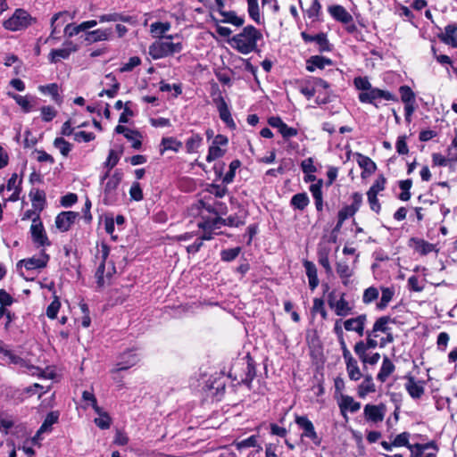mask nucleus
Segmentation results:
<instances>
[{
	"label": "nucleus",
	"mask_w": 457,
	"mask_h": 457,
	"mask_svg": "<svg viewBox=\"0 0 457 457\" xmlns=\"http://www.w3.org/2000/svg\"><path fill=\"white\" fill-rule=\"evenodd\" d=\"M262 35L256 28L248 25L243 30L233 36L228 43L230 46L242 54H248L257 48V42L262 39Z\"/></svg>",
	"instance_id": "f257e3e1"
},
{
	"label": "nucleus",
	"mask_w": 457,
	"mask_h": 457,
	"mask_svg": "<svg viewBox=\"0 0 457 457\" xmlns=\"http://www.w3.org/2000/svg\"><path fill=\"white\" fill-rule=\"evenodd\" d=\"M172 39L173 36H166L152 43L149 46V55L154 60H159L179 53L182 50L181 42H173Z\"/></svg>",
	"instance_id": "f03ea898"
},
{
	"label": "nucleus",
	"mask_w": 457,
	"mask_h": 457,
	"mask_svg": "<svg viewBox=\"0 0 457 457\" xmlns=\"http://www.w3.org/2000/svg\"><path fill=\"white\" fill-rule=\"evenodd\" d=\"M122 173L115 170L112 175L108 172L101 178V184L104 192V203L112 204L117 200V189L121 182Z\"/></svg>",
	"instance_id": "7ed1b4c3"
},
{
	"label": "nucleus",
	"mask_w": 457,
	"mask_h": 457,
	"mask_svg": "<svg viewBox=\"0 0 457 457\" xmlns=\"http://www.w3.org/2000/svg\"><path fill=\"white\" fill-rule=\"evenodd\" d=\"M33 21L31 15L23 9H17L13 14L3 22L5 29L18 31L27 29Z\"/></svg>",
	"instance_id": "20e7f679"
},
{
	"label": "nucleus",
	"mask_w": 457,
	"mask_h": 457,
	"mask_svg": "<svg viewBox=\"0 0 457 457\" xmlns=\"http://www.w3.org/2000/svg\"><path fill=\"white\" fill-rule=\"evenodd\" d=\"M295 422L298 426L299 429L302 430L300 435L302 440L309 439L316 446H319L321 444V437L318 435L313 423L307 416L295 415Z\"/></svg>",
	"instance_id": "39448f33"
},
{
	"label": "nucleus",
	"mask_w": 457,
	"mask_h": 457,
	"mask_svg": "<svg viewBox=\"0 0 457 457\" xmlns=\"http://www.w3.org/2000/svg\"><path fill=\"white\" fill-rule=\"evenodd\" d=\"M328 304L335 314L340 317H346L352 313L353 307L345 299V294L341 293L337 297L336 291H331L328 295Z\"/></svg>",
	"instance_id": "423d86ee"
},
{
	"label": "nucleus",
	"mask_w": 457,
	"mask_h": 457,
	"mask_svg": "<svg viewBox=\"0 0 457 457\" xmlns=\"http://www.w3.org/2000/svg\"><path fill=\"white\" fill-rule=\"evenodd\" d=\"M228 139L226 136L219 134L214 137L212 145L209 146L206 161L212 162L225 155Z\"/></svg>",
	"instance_id": "0eeeda50"
},
{
	"label": "nucleus",
	"mask_w": 457,
	"mask_h": 457,
	"mask_svg": "<svg viewBox=\"0 0 457 457\" xmlns=\"http://www.w3.org/2000/svg\"><path fill=\"white\" fill-rule=\"evenodd\" d=\"M30 233L34 244L38 247L49 246L51 245L39 216L33 218V222L30 226Z\"/></svg>",
	"instance_id": "6e6552de"
},
{
	"label": "nucleus",
	"mask_w": 457,
	"mask_h": 457,
	"mask_svg": "<svg viewBox=\"0 0 457 457\" xmlns=\"http://www.w3.org/2000/svg\"><path fill=\"white\" fill-rule=\"evenodd\" d=\"M378 99H385L387 101H395V96L389 91L382 90L379 88L370 87L366 92H361L359 95V100L361 103L374 104Z\"/></svg>",
	"instance_id": "1a4fd4ad"
},
{
	"label": "nucleus",
	"mask_w": 457,
	"mask_h": 457,
	"mask_svg": "<svg viewBox=\"0 0 457 457\" xmlns=\"http://www.w3.org/2000/svg\"><path fill=\"white\" fill-rule=\"evenodd\" d=\"M139 361L138 355L134 350H128L120 353L116 361V367L112 372L126 370L135 366Z\"/></svg>",
	"instance_id": "9d476101"
},
{
	"label": "nucleus",
	"mask_w": 457,
	"mask_h": 457,
	"mask_svg": "<svg viewBox=\"0 0 457 457\" xmlns=\"http://www.w3.org/2000/svg\"><path fill=\"white\" fill-rule=\"evenodd\" d=\"M78 50L77 45L72 41L67 40L63 43L62 48L53 49L49 54V61L52 63H56L62 59H68L71 53Z\"/></svg>",
	"instance_id": "9b49d317"
},
{
	"label": "nucleus",
	"mask_w": 457,
	"mask_h": 457,
	"mask_svg": "<svg viewBox=\"0 0 457 457\" xmlns=\"http://www.w3.org/2000/svg\"><path fill=\"white\" fill-rule=\"evenodd\" d=\"M386 411V409L384 404H366L364 406L363 414L368 421L378 423L384 420Z\"/></svg>",
	"instance_id": "f8f14e48"
},
{
	"label": "nucleus",
	"mask_w": 457,
	"mask_h": 457,
	"mask_svg": "<svg viewBox=\"0 0 457 457\" xmlns=\"http://www.w3.org/2000/svg\"><path fill=\"white\" fill-rule=\"evenodd\" d=\"M367 322V315L361 314L357 317L344 320L343 326L346 331L357 333L360 337L364 335V328Z\"/></svg>",
	"instance_id": "ddd939ff"
},
{
	"label": "nucleus",
	"mask_w": 457,
	"mask_h": 457,
	"mask_svg": "<svg viewBox=\"0 0 457 457\" xmlns=\"http://www.w3.org/2000/svg\"><path fill=\"white\" fill-rule=\"evenodd\" d=\"M79 213L71 211L62 212L55 218V226L62 231L66 232L79 217Z\"/></svg>",
	"instance_id": "4468645a"
},
{
	"label": "nucleus",
	"mask_w": 457,
	"mask_h": 457,
	"mask_svg": "<svg viewBox=\"0 0 457 457\" xmlns=\"http://www.w3.org/2000/svg\"><path fill=\"white\" fill-rule=\"evenodd\" d=\"M338 406L341 411V414L345 419V420H348V417L346 415V411L351 412H356L361 408V403L356 402L353 397L346 395H340V397L338 399Z\"/></svg>",
	"instance_id": "2eb2a0df"
},
{
	"label": "nucleus",
	"mask_w": 457,
	"mask_h": 457,
	"mask_svg": "<svg viewBox=\"0 0 457 457\" xmlns=\"http://www.w3.org/2000/svg\"><path fill=\"white\" fill-rule=\"evenodd\" d=\"M301 36L306 43L314 42L318 46L320 52H329L331 50V46L325 33H319L312 36L306 32H302Z\"/></svg>",
	"instance_id": "dca6fc26"
},
{
	"label": "nucleus",
	"mask_w": 457,
	"mask_h": 457,
	"mask_svg": "<svg viewBox=\"0 0 457 457\" xmlns=\"http://www.w3.org/2000/svg\"><path fill=\"white\" fill-rule=\"evenodd\" d=\"M378 335H375L370 330L366 332V341H359L354 345V353L356 354H362L367 353L370 349L376 348L379 344L377 341Z\"/></svg>",
	"instance_id": "f3484780"
},
{
	"label": "nucleus",
	"mask_w": 457,
	"mask_h": 457,
	"mask_svg": "<svg viewBox=\"0 0 457 457\" xmlns=\"http://www.w3.org/2000/svg\"><path fill=\"white\" fill-rule=\"evenodd\" d=\"M49 261V256L42 251L38 256H33L21 261V264L27 270H36L45 268Z\"/></svg>",
	"instance_id": "a211bd4d"
},
{
	"label": "nucleus",
	"mask_w": 457,
	"mask_h": 457,
	"mask_svg": "<svg viewBox=\"0 0 457 457\" xmlns=\"http://www.w3.org/2000/svg\"><path fill=\"white\" fill-rule=\"evenodd\" d=\"M328 11L336 21L341 23L349 24L350 22L353 21L351 13L342 5H331L328 7Z\"/></svg>",
	"instance_id": "6ab92c4d"
},
{
	"label": "nucleus",
	"mask_w": 457,
	"mask_h": 457,
	"mask_svg": "<svg viewBox=\"0 0 457 457\" xmlns=\"http://www.w3.org/2000/svg\"><path fill=\"white\" fill-rule=\"evenodd\" d=\"M214 103L217 106L220 118L228 125V126H235L234 120L231 117L228 106L221 96H219L217 98H214Z\"/></svg>",
	"instance_id": "aec40b11"
},
{
	"label": "nucleus",
	"mask_w": 457,
	"mask_h": 457,
	"mask_svg": "<svg viewBox=\"0 0 457 457\" xmlns=\"http://www.w3.org/2000/svg\"><path fill=\"white\" fill-rule=\"evenodd\" d=\"M438 37L445 44L457 48V23L447 25Z\"/></svg>",
	"instance_id": "412c9836"
},
{
	"label": "nucleus",
	"mask_w": 457,
	"mask_h": 457,
	"mask_svg": "<svg viewBox=\"0 0 457 457\" xmlns=\"http://www.w3.org/2000/svg\"><path fill=\"white\" fill-rule=\"evenodd\" d=\"M112 29H97L88 31L86 34L85 41L88 43H96L100 41H107L112 37Z\"/></svg>",
	"instance_id": "4be33fe9"
},
{
	"label": "nucleus",
	"mask_w": 457,
	"mask_h": 457,
	"mask_svg": "<svg viewBox=\"0 0 457 457\" xmlns=\"http://www.w3.org/2000/svg\"><path fill=\"white\" fill-rule=\"evenodd\" d=\"M21 180L16 173L12 174L5 186L8 191H12V195L7 198L9 202H16L20 198Z\"/></svg>",
	"instance_id": "5701e85b"
},
{
	"label": "nucleus",
	"mask_w": 457,
	"mask_h": 457,
	"mask_svg": "<svg viewBox=\"0 0 457 457\" xmlns=\"http://www.w3.org/2000/svg\"><path fill=\"white\" fill-rule=\"evenodd\" d=\"M0 353H3L4 357L7 358V361L9 363H12L15 365H19L21 367H28L29 370L32 375L36 374V371H38V369L34 366H28L26 361H24L20 356L14 354L12 351L3 348H0Z\"/></svg>",
	"instance_id": "b1692460"
},
{
	"label": "nucleus",
	"mask_w": 457,
	"mask_h": 457,
	"mask_svg": "<svg viewBox=\"0 0 457 457\" xmlns=\"http://www.w3.org/2000/svg\"><path fill=\"white\" fill-rule=\"evenodd\" d=\"M7 96L16 102L23 112L28 113L32 111L34 99L32 96H21L12 92H7Z\"/></svg>",
	"instance_id": "393cba45"
},
{
	"label": "nucleus",
	"mask_w": 457,
	"mask_h": 457,
	"mask_svg": "<svg viewBox=\"0 0 457 457\" xmlns=\"http://www.w3.org/2000/svg\"><path fill=\"white\" fill-rule=\"evenodd\" d=\"M332 61L329 58L314 55L311 56L306 62V70L308 71H314L316 69H324L328 65H331Z\"/></svg>",
	"instance_id": "a878e982"
},
{
	"label": "nucleus",
	"mask_w": 457,
	"mask_h": 457,
	"mask_svg": "<svg viewBox=\"0 0 457 457\" xmlns=\"http://www.w3.org/2000/svg\"><path fill=\"white\" fill-rule=\"evenodd\" d=\"M303 267L305 269L308 283L311 290H314L319 286V278L317 274V268L312 262L303 261Z\"/></svg>",
	"instance_id": "bb28decb"
},
{
	"label": "nucleus",
	"mask_w": 457,
	"mask_h": 457,
	"mask_svg": "<svg viewBox=\"0 0 457 457\" xmlns=\"http://www.w3.org/2000/svg\"><path fill=\"white\" fill-rule=\"evenodd\" d=\"M405 388L409 395L415 399H419L424 394V386L421 382L416 381L413 377H408Z\"/></svg>",
	"instance_id": "cd10ccee"
},
{
	"label": "nucleus",
	"mask_w": 457,
	"mask_h": 457,
	"mask_svg": "<svg viewBox=\"0 0 457 457\" xmlns=\"http://www.w3.org/2000/svg\"><path fill=\"white\" fill-rule=\"evenodd\" d=\"M220 223V218H214L212 220H205L204 222L199 223V228H203L204 233L201 238H198L199 240H210L212 238V231L219 228Z\"/></svg>",
	"instance_id": "c85d7f7f"
},
{
	"label": "nucleus",
	"mask_w": 457,
	"mask_h": 457,
	"mask_svg": "<svg viewBox=\"0 0 457 457\" xmlns=\"http://www.w3.org/2000/svg\"><path fill=\"white\" fill-rule=\"evenodd\" d=\"M395 370V366L393 361L387 356H385L380 370L377 375V379L382 383L385 382Z\"/></svg>",
	"instance_id": "c756f323"
},
{
	"label": "nucleus",
	"mask_w": 457,
	"mask_h": 457,
	"mask_svg": "<svg viewBox=\"0 0 457 457\" xmlns=\"http://www.w3.org/2000/svg\"><path fill=\"white\" fill-rule=\"evenodd\" d=\"M38 91L44 95H49L52 99L57 104H61L62 98L61 97L59 91L60 87L56 83H51L48 85H41L38 87Z\"/></svg>",
	"instance_id": "7c9ffc66"
},
{
	"label": "nucleus",
	"mask_w": 457,
	"mask_h": 457,
	"mask_svg": "<svg viewBox=\"0 0 457 457\" xmlns=\"http://www.w3.org/2000/svg\"><path fill=\"white\" fill-rule=\"evenodd\" d=\"M58 419H59L58 412L52 411V412L48 413L46 415L43 424L37 430V432L34 437V440L37 438H39V436L42 434L50 432L52 430V426L58 421Z\"/></svg>",
	"instance_id": "2f4dec72"
},
{
	"label": "nucleus",
	"mask_w": 457,
	"mask_h": 457,
	"mask_svg": "<svg viewBox=\"0 0 457 457\" xmlns=\"http://www.w3.org/2000/svg\"><path fill=\"white\" fill-rule=\"evenodd\" d=\"M357 162L359 166L363 170L361 176L365 177V173L372 174L375 172L377 166L376 163L368 156L357 153Z\"/></svg>",
	"instance_id": "473e14b6"
},
{
	"label": "nucleus",
	"mask_w": 457,
	"mask_h": 457,
	"mask_svg": "<svg viewBox=\"0 0 457 457\" xmlns=\"http://www.w3.org/2000/svg\"><path fill=\"white\" fill-rule=\"evenodd\" d=\"M374 392H376V386L373 382L372 377L370 375H367L364 377L362 382L358 386V395L361 398H364L367 395Z\"/></svg>",
	"instance_id": "72a5a7b5"
},
{
	"label": "nucleus",
	"mask_w": 457,
	"mask_h": 457,
	"mask_svg": "<svg viewBox=\"0 0 457 457\" xmlns=\"http://www.w3.org/2000/svg\"><path fill=\"white\" fill-rule=\"evenodd\" d=\"M218 12L223 17L220 22L229 23L237 27L242 26L245 22L244 17L238 16L234 11H225L221 9V11Z\"/></svg>",
	"instance_id": "f704fd0d"
},
{
	"label": "nucleus",
	"mask_w": 457,
	"mask_h": 457,
	"mask_svg": "<svg viewBox=\"0 0 457 457\" xmlns=\"http://www.w3.org/2000/svg\"><path fill=\"white\" fill-rule=\"evenodd\" d=\"M182 147V142L175 137H163L161 142L160 153L162 154L166 151L179 152Z\"/></svg>",
	"instance_id": "c9c22d12"
},
{
	"label": "nucleus",
	"mask_w": 457,
	"mask_h": 457,
	"mask_svg": "<svg viewBox=\"0 0 457 457\" xmlns=\"http://www.w3.org/2000/svg\"><path fill=\"white\" fill-rule=\"evenodd\" d=\"M337 273L342 279V283L346 286L349 278L353 276V270L346 261L338 262L336 265Z\"/></svg>",
	"instance_id": "e433bc0d"
},
{
	"label": "nucleus",
	"mask_w": 457,
	"mask_h": 457,
	"mask_svg": "<svg viewBox=\"0 0 457 457\" xmlns=\"http://www.w3.org/2000/svg\"><path fill=\"white\" fill-rule=\"evenodd\" d=\"M95 411L98 415V417L94 420L95 424L101 429H108L112 424L110 415L101 407L96 409Z\"/></svg>",
	"instance_id": "4c0bfd02"
},
{
	"label": "nucleus",
	"mask_w": 457,
	"mask_h": 457,
	"mask_svg": "<svg viewBox=\"0 0 457 457\" xmlns=\"http://www.w3.org/2000/svg\"><path fill=\"white\" fill-rule=\"evenodd\" d=\"M68 16L67 12H60L55 13L52 19H51V35L49 37V39L54 38V35L58 32V29L62 26L66 22V18Z\"/></svg>",
	"instance_id": "58836bf2"
},
{
	"label": "nucleus",
	"mask_w": 457,
	"mask_h": 457,
	"mask_svg": "<svg viewBox=\"0 0 457 457\" xmlns=\"http://www.w3.org/2000/svg\"><path fill=\"white\" fill-rule=\"evenodd\" d=\"M345 362L346 365V371L349 378L353 381L359 380L362 377V374L359 368L357 361L354 358H353L348 361H345Z\"/></svg>",
	"instance_id": "ea45409f"
},
{
	"label": "nucleus",
	"mask_w": 457,
	"mask_h": 457,
	"mask_svg": "<svg viewBox=\"0 0 457 457\" xmlns=\"http://www.w3.org/2000/svg\"><path fill=\"white\" fill-rule=\"evenodd\" d=\"M203 140V137L200 134L193 133L192 136L188 137L186 141L187 153H196L198 149L202 146Z\"/></svg>",
	"instance_id": "a19ab883"
},
{
	"label": "nucleus",
	"mask_w": 457,
	"mask_h": 457,
	"mask_svg": "<svg viewBox=\"0 0 457 457\" xmlns=\"http://www.w3.org/2000/svg\"><path fill=\"white\" fill-rule=\"evenodd\" d=\"M412 241L414 243V250L422 255L428 254L432 252H437L436 245L422 239H412Z\"/></svg>",
	"instance_id": "79ce46f5"
},
{
	"label": "nucleus",
	"mask_w": 457,
	"mask_h": 457,
	"mask_svg": "<svg viewBox=\"0 0 457 457\" xmlns=\"http://www.w3.org/2000/svg\"><path fill=\"white\" fill-rule=\"evenodd\" d=\"M258 437L259 436L257 435H253L246 439H244L241 441H235L233 443V445L238 451H241L245 448H250V447H258L259 448L258 451H260V450H262V447L258 444Z\"/></svg>",
	"instance_id": "37998d69"
},
{
	"label": "nucleus",
	"mask_w": 457,
	"mask_h": 457,
	"mask_svg": "<svg viewBox=\"0 0 457 457\" xmlns=\"http://www.w3.org/2000/svg\"><path fill=\"white\" fill-rule=\"evenodd\" d=\"M29 197L32 202V206L35 210L42 211L45 204V193L39 189L31 190Z\"/></svg>",
	"instance_id": "c03bdc74"
},
{
	"label": "nucleus",
	"mask_w": 457,
	"mask_h": 457,
	"mask_svg": "<svg viewBox=\"0 0 457 457\" xmlns=\"http://www.w3.org/2000/svg\"><path fill=\"white\" fill-rule=\"evenodd\" d=\"M395 294V288L391 287H381V298L378 303L377 307L379 310L385 309L388 303L392 301L394 295Z\"/></svg>",
	"instance_id": "a18cd8bd"
},
{
	"label": "nucleus",
	"mask_w": 457,
	"mask_h": 457,
	"mask_svg": "<svg viewBox=\"0 0 457 457\" xmlns=\"http://www.w3.org/2000/svg\"><path fill=\"white\" fill-rule=\"evenodd\" d=\"M105 79L110 81L112 84V87L108 89H104L99 93V96L103 97L104 96H107L110 98L114 97L117 95V92L120 87V83L117 81L115 76L112 73H109L105 76Z\"/></svg>",
	"instance_id": "49530a36"
},
{
	"label": "nucleus",
	"mask_w": 457,
	"mask_h": 457,
	"mask_svg": "<svg viewBox=\"0 0 457 457\" xmlns=\"http://www.w3.org/2000/svg\"><path fill=\"white\" fill-rule=\"evenodd\" d=\"M310 200L306 193H298L291 198V205L297 210L303 211L309 204Z\"/></svg>",
	"instance_id": "de8ad7c7"
},
{
	"label": "nucleus",
	"mask_w": 457,
	"mask_h": 457,
	"mask_svg": "<svg viewBox=\"0 0 457 457\" xmlns=\"http://www.w3.org/2000/svg\"><path fill=\"white\" fill-rule=\"evenodd\" d=\"M170 24L169 22H154L151 24L150 31L154 37H164L163 34L169 31Z\"/></svg>",
	"instance_id": "09e8293b"
},
{
	"label": "nucleus",
	"mask_w": 457,
	"mask_h": 457,
	"mask_svg": "<svg viewBox=\"0 0 457 457\" xmlns=\"http://www.w3.org/2000/svg\"><path fill=\"white\" fill-rule=\"evenodd\" d=\"M390 320L391 319L387 316L378 318L374 323L372 329L370 331L375 335H378V332L387 333V331L390 330V328L388 327Z\"/></svg>",
	"instance_id": "8fccbe9b"
},
{
	"label": "nucleus",
	"mask_w": 457,
	"mask_h": 457,
	"mask_svg": "<svg viewBox=\"0 0 457 457\" xmlns=\"http://www.w3.org/2000/svg\"><path fill=\"white\" fill-rule=\"evenodd\" d=\"M54 146L59 150L63 157H67L72 149V145L63 137H56L54 141Z\"/></svg>",
	"instance_id": "3c124183"
},
{
	"label": "nucleus",
	"mask_w": 457,
	"mask_h": 457,
	"mask_svg": "<svg viewBox=\"0 0 457 457\" xmlns=\"http://www.w3.org/2000/svg\"><path fill=\"white\" fill-rule=\"evenodd\" d=\"M249 16L258 24L262 23L258 0H247Z\"/></svg>",
	"instance_id": "603ef678"
},
{
	"label": "nucleus",
	"mask_w": 457,
	"mask_h": 457,
	"mask_svg": "<svg viewBox=\"0 0 457 457\" xmlns=\"http://www.w3.org/2000/svg\"><path fill=\"white\" fill-rule=\"evenodd\" d=\"M299 90L308 100L313 97L314 95L317 93L315 90V86L313 85V79L311 78L310 79L303 83L300 86Z\"/></svg>",
	"instance_id": "864d4df0"
},
{
	"label": "nucleus",
	"mask_w": 457,
	"mask_h": 457,
	"mask_svg": "<svg viewBox=\"0 0 457 457\" xmlns=\"http://www.w3.org/2000/svg\"><path fill=\"white\" fill-rule=\"evenodd\" d=\"M125 137L131 143V146L134 149H139L141 147L142 136L138 131L130 129V131L125 135Z\"/></svg>",
	"instance_id": "5fc2aeb1"
},
{
	"label": "nucleus",
	"mask_w": 457,
	"mask_h": 457,
	"mask_svg": "<svg viewBox=\"0 0 457 457\" xmlns=\"http://www.w3.org/2000/svg\"><path fill=\"white\" fill-rule=\"evenodd\" d=\"M399 92L403 104L415 103V94L410 87L401 86Z\"/></svg>",
	"instance_id": "6e6d98bb"
},
{
	"label": "nucleus",
	"mask_w": 457,
	"mask_h": 457,
	"mask_svg": "<svg viewBox=\"0 0 457 457\" xmlns=\"http://www.w3.org/2000/svg\"><path fill=\"white\" fill-rule=\"evenodd\" d=\"M82 400L84 402V408L87 409L88 407H92L94 411L99 408L97 404V400L95 395L90 391H84L82 393Z\"/></svg>",
	"instance_id": "4d7b16f0"
},
{
	"label": "nucleus",
	"mask_w": 457,
	"mask_h": 457,
	"mask_svg": "<svg viewBox=\"0 0 457 457\" xmlns=\"http://www.w3.org/2000/svg\"><path fill=\"white\" fill-rule=\"evenodd\" d=\"M312 312L313 314L320 313L323 320H326L328 318V312L325 309V303H324L323 299H321V298H314L313 299V305L312 308Z\"/></svg>",
	"instance_id": "13d9d810"
},
{
	"label": "nucleus",
	"mask_w": 457,
	"mask_h": 457,
	"mask_svg": "<svg viewBox=\"0 0 457 457\" xmlns=\"http://www.w3.org/2000/svg\"><path fill=\"white\" fill-rule=\"evenodd\" d=\"M240 167V162L238 160H234L229 164V170L225 174L222 179V182L224 184H230L236 175V170Z\"/></svg>",
	"instance_id": "bf43d9fd"
},
{
	"label": "nucleus",
	"mask_w": 457,
	"mask_h": 457,
	"mask_svg": "<svg viewBox=\"0 0 457 457\" xmlns=\"http://www.w3.org/2000/svg\"><path fill=\"white\" fill-rule=\"evenodd\" d=\"M409 439L410 434L408 432H403L395 437L393 445L395 447L407 446L410 449L414 448V445L409 444Z\"/></svg>",
	"instance_id": "052dcab7"
},
{
	"label": "nucleus",
	"mask_w": 457,
	"mask_h": 457,
	"mask_svg": "<svg viewBox=\"0 0 457 457\" xmlns=\"http://www.w3.org/2000/svg\"><path fill=\"white\" fill-rule=\"evenodd\" d=\"M378 297V289L375 287L366 288L362 295V302L370 304Z\"/></svg>",
	"instance_id": "680f3d73"
},
{
	"label": "nucleus",
	"mask_w": 457,
	"mask_h": 457,
	"mask_svg": "<svg viewBox=\"0 0 457 457\" xmlns=\"http://www.w3.org/2000/svg\"><path fill=\"white\" fill-rule=\"evenodd\" d=\"M61 308V303L58 296L54 295V300L46 308V316L54 320L57 317V313Z\"/></svg>",
	"instance_id": "e2e57ef3"
},
{
	"label": "nucleus",
	"mask_w": 457,
	"mask_h": 457,
	"mask_svg": "<svg viewBox=\"0 0 457 457\" xmlns=\"http://www.w3.org/2000/svg\"><path fill=\"white\" fill-rule=\"evenodd\" d=\"M412 186V182L411 179L402 180L399 183V187L402 190V193L399 195V198L402 201H408L411 198L410 189Z\"/></svg>",
	"instance_id": "0e129e2a"
},
{
	"label": "nucleus",
	"mask_w": 457,
	"mask_h": 457,
	"mask_svg": "<svg viewBox=\"0 0 457 457\" xmlns=\"http://www.w3.org/2000/svg\"><path fill=\"white\" fill-rule=\"evenodd\" d=\"M14 425V420L12 416L4 413H0V431L7 433L8 430Z\"/></svg>",
	"instance_id": "69168bd1"
},
{
	"label": "nucleus",
	"mask_w": 457,
	"mask_h": 457,
	"mask_svg": "<svg viewBox=\"0 0 457 457\" xmlns=\"http://www.w3.org/2000/svg\"><path fill=\"white\" fill-rule=\"evenodd\" d=\"M241 252L240 247L229 248L222 250L220 253L221 260L224 262H231L235 260Z\"/></svg>",
	"instance_id": "338daca9"
},
{
	"label": "nucleus",
	"mask_w": 457,
	"mask_h": 457,
	"mask_svg": "<svg viewBox=\"0 0 457 457\" xmlns=\"http://www.w3.org/2000/svg\"><path fill=\"white\" fill-rule=\"evenodd\" d=\"M386 182V178L383 175H380L373 183V185L370 187L367 193H373L374 195H378L379 192L385 189Z\"/></svg>",
	"instance_id": "774afa93"
}]
</instances>
